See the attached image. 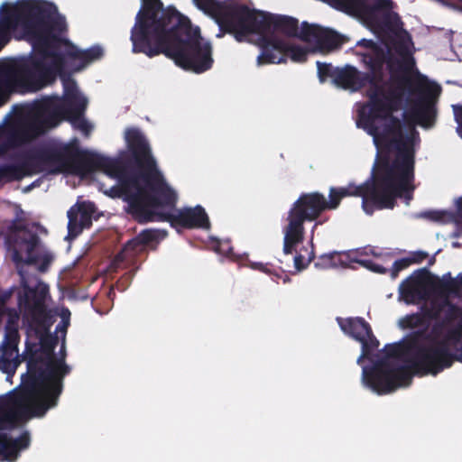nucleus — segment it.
Instances as JSON below:
<instances>
[{"instance_id": "1", "label": "nucleus", "mask_w": 462, "mask_h": 462, "mask_svg": "<svg viewBox=\"0 0 462 462\" xmlns=\"http://www.w3.org/2000/svg\"><path fill=\"white\" fill-rule=\"evenodd\" d=\"M134 53L149 58L163 54L180 68L203 73L212 68L211 43L193 28L188 17L174 6H164L162 0H141L131 29Z\"/></svg>"}, {"instance_id": "2", "label": "nucleus", "mask_w": 462, "mask_h": 462, "mask_svg": "<svg viewBox=\"0 0 462 462\" xmlns=\"http://www.w3.org/2000/svg\"><path fill=\"white\" fill-rule=\"evenodd\" d=\"M125 138L137 171L130 169L120 160L96 153L86 175L100 170L110 178L116 179L118 184L111 188L110 195L123 198L128 204L127 212L136 221L148 223L151 208L174 206L176 192L168 185L158 169L150 145L142 132L138 128H128Z\"/></svg>"}, {"instance_id": "3", "label": "nucleus", "mask_w": 462, "mask_h": 462, "mask_svg": "<svg viewBox=\"0 0 462 462\" xmlns=\"http://www.w3.org/2000/svg\"><path fill=\"white\" fill-rule=\"evenodd\" d=\"M359 50L355 55L368 69V79L365 80L370 85L367 90L368 111H360L359 122L363 128L374 138V143L381 147H391L393 139H397L406 145L408 152L416 153L420 143L419 132L413 125L405 127L401 119L391 116V109L385 102V92L380 82L383 79V66L390 73L391 79H395L396 72L411 73L415 60L403 42L395 45L396 52L402 59L395 58L391 49L373 40L362 39L356 42Z\"/></svg>"}, {"instance_id": "4", "label": "nucleus", "mask_w": 462, "mask_h": 462, "mask_svg": "<svg viewBox=\"0 0 462 462\" xmlns=\"http://www.w3.org/2000/svg\"><path fill=\"white\" fill-rule=\"evenodd\" d=\"M33 331L40 337L47 357L32 354L27 359V373L22 378L21 386L0 396L1 401L29 419L42 417L58 404L63 390V379L70 373L64 356L56 358L54 356L57 336L50 334V329L46 332Z\"/></svg>"}, {"instance_id": "5", "label": "nucleus", "mask_w": 462, "mask_h": 462, "mask_svg": "<svg viewBox=\"0 0 462 462\" xmlns=\"http://www.w3.org/2000/svg\"><path fill=\"white\" fill-rule=\"evenodd\" d=\"M68 27L65 17L53 14L48 6L38 28H32V52L18 60L12 68V79L21 86L50 83L56 76H66V59L70 42L64 37Z\"/></svg>"}, {"instance_id": "6", "label": "nucleus", "mask_w": 462, "mask_h": 462, "mask_svg": "<svg viewBox=\"0 0 462 462\" xmlns=\"http://www.w3.org/2000/svg\"><path fill=\"white\" fill-rule=\"evenodd\" d=\"M389 144L391 147L383 148L393 153V158L380 162L372 181L340 188L347 193L346 197H361L362 208L367 215H373L376 209H393L397 199H403L407 205L413 199L416 153L408 152L405 143L397 139Z\"/></svg>"}, {"instance_id": "7", "label": "nucleus", "mask_w": 462, "mask_h": 462, "mask_svg": "<svg viewBox=\"0 0 462 462\" xmlns=\"http://www.w3.org/2000/svg\"><path fill=\"white\" fill-rule=\"evenodd\" d=\"M96 152L79 148L78 141L68 143L51 142L27 152L18 164L0 166V181L21 180L26 176L46 172L60 174L71 171L86 175Z\"/></svg>"}, {"instance_id": "8", "label": "nucleus", "mask_w": 462, "mask_h": 462, "mask_svg": "<svg viewBox=\"0 0 462 462\" xmlns=\"http://www.w3.org/2000/svg\"><path fill=\"white\" fill-rule=\"evenodd\" d=\"M69 106L57 96L45 97L35 101L28 118L8 130L6 145L18 147L43 134L61 120H76L69 112Z\"/></svg>"}, {"instance_id": "9", "label": "nucleus", "mask_w": 462, "mask_h": 462, "mask_svg": "<svg viewBox=\"0 0 462 462\" xmlns=\"http://www.w3.org/2000/svg\"><path fill=\"white\" fill-rule=\"evenodd\" d=\"M325 196L319 192L302 193L288 213L284 228L283 253L291 254L304 240V222L316 220L325 209Z\"/></svg>"}, {"instance_id": "10", "label": "nucleus", "mask_w": 462, "mask_h": 462, "mask_svg": "<svg viewBox=\"0 0 462 462\" xmlns=\"http://www.w3.org/2000/svg\"><path fill=\"white\" fill-rule=\"evenodd\" d=\"M400 81L409 86V94L416 97L409 99V115L411 120L423 128H431L437 119V99L440 87L430 82L428 78L416 72L414 78L403 77Z\"/></svg>"}, {"instance_id": "11", "label": "nucleus", "mask_w": 462, "mask_h": 462, "mask_svg": "<svg viewBox=\"0 0 462 462\" xmlns=\"http://www.w3.org/2000/svg\"><path fill=\"white\" fill-rule=\"evenodd\" d=\"M48 5L36 0H23L14 5H3L0 8V50L9 42L11 31L19 26L30 43L32 28H38Z\"/></svg>"}, {"instance_id": "12", "label": "nucleus", "mask_w": 462, "mask_h": 462, "mask_svg": "<svg viewBox=\"0 0 462 462\" xmlns=\"http://www.w3.org/2000/svg\"><path fill=\"white\" fill-rule=\"evenodd\" d=\"M263 16L262 11L250 9L244 4L226 1L215 21L220 30L233 33L241 42L251 33L261 35Z\"/></svg>"}, {"instance_id": "13", "label": "nucleus", "mask_w": 462, "mask_h": 462, "mask_svg": "<svg viewBox=\"0 0 462 462\" xmlns=\"http://www.w3.org/2000/svg\"><path fill=\"white\" fill-rule=\"evenodd\" d=\"M363 383L378 394L389 393L399 386L408 385L411 382L410 367L396 365L382 359L371 367L363 368Z\"/></svg>"}, {"instance_id": "14", "label": "nucleus", "mask_w": 462, "mask_h": 462, "mask_svg": "<svg viewBox=\"0 0 462 462\" xmlns=\"http://www.w3.org/2000/svg\"><path fill=\"white\" fill-rule=\"evenodd\" d=\"M48 293L49 288L44 284L31 287L26 283L18 293V307L32 330L46 332L54 322L46 306Z\"/></svg>"}, {"instance_id": "15", "label": "nucleus", "mask_w": 462, "mask_h": 462, "mask_svg": "<svg viewBox=\"0 0 462 462\" xmlns=\"http://www.w3.org/2000/svg\"><path fill=\"white\" fill-rule=\"evenodd\" d=\"M30 420L22 412L17 411L5 402L0 400V457L3 460L14 462L20 456L22 450L27 449L31 444L29 431H23L17 438H12L3 430H11L17 428L21 423Z\"/></svg>"}, {"instance_id": "16", "label": "nucleus", "mask_w": 462, "mask_h": 462, "mask_svg": "<svg viewBox=\"0 0 462 462\" xmlns=\"http://www.w3.org/2000/svg\"><path fill=\"white\" fill-rule=\"evenodd\" d=\"M176 199L178 197L176 196ZM177 200L174 206H158L151 208L149 222H168L172 227H182L186 229H209L210 222L205 208L197 205L193 208H176Z\"/></svg>"}, {"instance_id": "17", "label": "nucleus", "mask_w": 462, "mask_h": 462, "mask_svg": "<svg viewBox=\"0 0 462 462\" xmlns=\"http://www.w3.org/2000/svg\"><path fill=\"white\" fill-rule=\"evenodd\" d=\"M257 45L261 50L257 57L259 65L284 63L287 57L294 62H305L309 54L308 48L289 44L276 35L259 37Z\"/></svg>"}, {"instance_id": "18", "label": "nucleus", "mask_w": 462, "mask_h": 462, "mask_svg": "<svg viewBox=\"0 0 462 462\" xmlns=\"http://www.w3.org/2000/svg\"><path fill=\"white\" fill-rule=\"evenodd\" d=\"M447 325L441 319L435 320L431 326L430 330L426 335V341L428 345L416 346L415 351L412 354L411 361V368L415 372L420 373L421 374H432L437 375L446 368H449L451 365H444L442 363H438L432 358V354L430 352H423L424 348H434L437 347L438 344L442 341L448 328Z\"/></svg>"}, {"instance_id": "19", "label": "nucleus", "mask_w": 462, "mask_h": 462, "mask_svg": "<svg viewBox=\"0 0 462 462\" xmlns=\"http://www.w3.org/2000/svg\"><path fill=\"white\" fill-rule=\"evenodd\" d=\"M423 352L432 354L436 362L452 365L454 361L462 363V317L457 326L449 328L437 347L424 348Z\"/></svg>"}, {"instance_id": "20", "label": "nucleus", "mask_w": 462, "mask_h": 462, "mask_svg": "<svg viewBox=\"0 0 462 462\" xmlns=\"http://www.w3.org/2000/svg\"><path fill=\"white\" fill-rule=\"evenodd\" d=\"M423 352L432 354L436 362L452 365L454 361L462 363V317L457 326L449 328L437 347L424 348Z\"/></svg>"}, {"instance_id": "21", "label": "nucleus", "mask_w": 462, "mask_h": 462, "mask_svg": "<svg viewBox=\"0 0 462 462\" xmlns=\"http://www.w3.org/2000/svg\"><path fill=\"white\" fill-rule=\"evenodd\" d=\"M430 273L427 268L414 271L399 286L400 297L408 304L427 301L433 293L430 288Z\"/></svg>"}, {"instance_id": "22", "label": "nucleus", "mask_w": 462, "mask_h": 462, "mask_svg": "<svg viewBox=\"0 0 462 462\" xmlns=\"http://www.w3.org/2000/svg\"><path fill=\"white\" fill-rule=\"evenodd\" d=\"M300 40L314 43L322 52L337 49L344 43V37L337 32L308 22L301 23Z\"/></svg>"}, {"instance_id": "23", "label": "nucleus", "mask_w": 462, "mask_h": 462, "mask_svg": "<svg viewBox=\"0 0 462 462\" xmlns=\"http://www.w3.org/2000/svg\"><path fill=\"white\" fill-rule=\"evenodd\" d=\"M261 22L262 29L259 37L275 35L274 32H280L287 37L300 39L301 29L299 30V21L294 17L263 12Z\"/></svg>"}, {"instance_id": "24", "label": "nucleus", "mask_w": 462, "mask_h": 462, "mask_svg": "<svg viewBox=\"0 0 462 462\" xmlns=\"http://www.w3.org/2000/svg\"><path fill=\"white\" fill-rule=\"evenodd\" d=\"M11 230L15 233H22V235H15L14 243L22 249L24 246L27 256L23 257L19 249L14 248L13 252V260L15 263H25L26 264H34L38 261V257L33 254L34 250L39 245L40 237L36 233L32 232L25 225L14 224Z\"/></svg>"}, {"instance_id": "25", "label": "nucleus", "mask_w": 462, "mask_h": 462, "mask_svg": "<svg viewBox=\"0 0 462 462\" xmlns=\"http://www.w3.org/2000/svg\"><path fill=\"white\" fill-rule=\"evenodd\" d=\"M96 211L93 202H82L71 207L68 211V230L70 235H77L92 225V216Z\"/></svg>"}, {"instance_id": "26", "label": "nucleus", "mask_w": 462, "mask_h": 462, "mask_svg": "<svg viewBox=\"0 0 462 462\" xmlns=\"http://www.w3.org/2000/svg\"><path fill=\"white\" fill-rule=\"evenodd\" d=\"M367 73L359 71L356 67L346 65L337 68L334 75L333 84L337 88L351 91H359L365 87V80L368 79Z\"/></svg>"}, {"instance_id": "27", "label": "nucleus", "mask_w": 462, "mask_h": 462, "mask_svg": "<svg viewBox=\"0 0 462 462\" xmlns=\"http://www.w3.org/2000/svg\"><path fill=\"white\" fill-rule=\"evenodd\" d=\"M61 79L63 81L65 104L69 106L68 112L72 116L79 118L87 109L88 99L79 95L76 81L69 75L66 74Z\"/></svg>"}, {"instance_id": "28", "label": "nucleus", "mask_w": 462, "mask_h": 462, "mask_svg": "<svg viewBox=\"0 0 462 462\" xmlns=\"http://www.w3.org/2000/svg\"><path fill=\"white\" fill-rule=\"evenodd\" d=\"M391 4V0H347L346 11L374 21L376 13H380V9H389Z\"/></svg>"}, {"instance_id": "29", "label": "nucleus", "mask_w": 462, "mask_h": 462, "mask_svg": "<svg viewBox=\"0 0 462 462\" xmlns=\"http://www.w3.org/2000/svg\"><path fill=\"white\" fill-rule=\"evenodd\" d=\"M432 292L440 298L448 299L450 296L462 299V276L452 278L443 276L442 279L436 278L430 282Z\"/></svg>"}, {"instance_id": "30", "label": "nucleus", "mask_w": 462, "mask_h": 462, "mask_svg": "<svg viewBox=\"0 0 462 462\" xmlns=\"http://www.w3.org/2000/svg\"><path fill=\"white\" fill-rule=\"evenodd\" d=\"M337 322L341 330L356 341H362L367 335H372V328L364 318H337Z\"/></svg>"}, {"instance_id": "31", "label": "nucleus", "mask_w": 462, "mask_h": 462, "mask_svg": "<svg viewBox=\"0 0 462 462\" xmlns=\"http://www.w3.org/2000/svg\"><path fill=\"white\" fill-rule=\"evenodd\" d=\"M104 55V51L99 45L92 46L87 50H79L73 42L70 45V51L68 52L69 59L79 60V64L74 69V71H80L89 63L100 60Z\"/></svg>"}, {"instance_id": "32", "label": "nucleus", "mask_w": 462, "mask_h": 462, "mask_svg": "<svg viewBox=\"0 0 462 462\" xmlns=\"http://www.w3.org/2000/svg\"><path fill=\"white\" fill-rule=\"evenodd\" d=\"M393 3L392 2L389 9H380V13H376L375 20H366L372 25L390 32H397L402 29L403 23L400 15L393 12Z\"/></svg>"}, {"instance_id": "33", "label": "nucleus", "mask_w": 462, "mask_h": 462, "mask_svg": "<svg viewBox=\"0 0 462 462\" xmlns=\"http://www.w3.org/2000/svg\"><path fill=\"white\" fill-rule=\"evenodd\" d=\"M402 73V75H399V72L395 73V79L393 81L397 83V87L390 90L387 94L385 93L384 96L385 102L391 109V116H393L394 111L398 110L403 97L404 89L409 91V86L405 82L400 81L401 78L409 77V73Z\"/></svg>"}, {"instance_id": "34", "label": "nucleus", "mask_w": 462, "mask_h": 462, "mask_svg": "<svg viewBox=\"0 0 462 462\" xmlns=\"http://www.w3.org/2000/svg\"><path fill=\"white\" fill-rule=\"evenodd\" d=\"M345 264L346 262L342 259V254L337 251L319 255L314 263L316 268L323 270L336 268Z\"/></svg>"}, {"instance_id": "35", "label": "nucleus", "mask_w": 462, "mask_h": 462, "mask_svg": "<svg viewBox=\"0 0 462 462\" xmlns=\"http://www.w3.org/2000/svg\"><path fill=\"white\" fill-rule=\"evenodd\" d=\"M5 331L2 359L5 357L11 358L14 355L18 354V343L20 340L18 330L11 329Z\"/></svg>"}, {"instance_id": "36", "label": "nucleus", "mask_w": 462, "mask_h": 462, "mask_svg": "<svg viewBox=\"0 0 462 462\" xmlns=\"http://www.w3.org/2000/svg\"><path fill=\"white\" fill-rule=\"evenodd\" d=\"M400 324L403 328H429L430 320L425 313L421 310L420 313H412L405 316L401 319Z\"/></svg>"}, {"instance_id": "37", "label": "nucleus", "mask_w": 462, "mask_h": 462, "mask_svg": "<svg viewBox=\"0 0 462 462\" xmlns=\"http://www.w3.org/2000/svg\"><path fill=\"white\" fill-rule=\"evenodd\" d=\"M196 6L205 14L216 19L226 1L217 0H193Z\"/></svg>"}, {"instance_id": "38", "label": "nucleus", "mask_w": 462, "mask_h": 462, "mask_svg": "<svg viewBox=\"0 0 462 462\" xmlns=\"http://www.w3.org/2000/svg\"><path fill=\"white\" fill-rule=\"evenodd\" d=\"M445 305L446 303H444V298H442L441 300L432 299L430 300V306L423 305L421 307V310L425 313L430 321L437 320L441 319V314L445 310Z\"/></svg>"}, {"instance_id": "39", "label": "nucleus", "mask_w": 462, "mask_h": 462, "mask_svg": "<svg viewBox=\"0 0 462 462\" xmlns=\"http://www.w3.org/2000/svg\"><path fill=\"white\" fill-rule=\"evenodd\" d=\"M444 303H446L445 310L440 319L449 326L452 322L462 317V308L452 303L449 299H444Z\"/></svg>"}, {"instance_id": "40", "label": "nucleus", "mask_w": 462, "mask_h": 462, "mask_svg": "<svg viewBox=\"0 0 462 462\" xmlns=\"http://www.w3.org/2000/svg\"><path fill=\"white\" fill-rule=\"evenodd\" d=\"M346 192L341 191L340 188L331 187L328 194L329 200L328 201L325 199V209H336L339 206L341 199L346 198Z\"/></svg>"}, {"instance_id": "41", "label": "nucleus", "mask_w": 462, "mask_h": 462, "mask_svg": "<svg viewBox=\"0 0 462 462\" xmlns=\"http://www.w3.org/2000/svg\"><path fill=\"white\" fill-rule=\"evenodd\" d=\"M301 251L307 252L308 257H306L301 253L296 254V255L294 256V267L297 272L305 270L315 258V253L313 248L310 251H309L308 248L303 246L301 248Z\"/></svg>"}, {"instance_id": "42", "label": "nucleus", "mask_w": 462, "mask_h": 462, "mask_svg": "<svg viewBox=\"0 0 462 462\" xmlns=\"http://www.w3.org/2000/svg\"><path fill=\"white\" fill-rule=\"evenodd\" d=\"M318 76L321 83L325 82L328 79H331L334 81V75L337 70L338 67H334L329 63L317 62Z\"/></svg>"}, {"instance_id": "43", "label": "nucleus", "mask_w": 462, "mask_h": 462, "mask_svg": "<svg viewBox=\"0 0 462 462\" xmlns=\"http://www.w3.org/2000/svg\"><path fill=\"white\" fill-rule=\"evenodd\" d=\"M4 315L7 316L5 330H18L20 312L16 309L11 308L6 309Z\"/></svg>"}, {"instance_id": "44", "label": "nucleus", "mask_w": 462, "mask_h": 462, "mask_svg": "<svg viewBox=\"0 0 462 462\" xmlns=\"http://www.w3.org/2000/svg\"><path fill=\"white\" fill-rule=\"evenodd\" d=\"M361 343L362 350L365 355L370 356L377 347L379 346V341L374 337V333L372 335H367L363 338Z\"/></svg>"}, {"instance_id": "45", "label": "nucleus", "mask_w": 462, "mask_h": 462, "mask_svg": "<svg viewBox=\"0 0 462 462\" xmlns=\"http://www.w3.org/2000/svg\"><path fill=\"white\" fill-rule=\"evenodd\" d=\"M144 248V245L143 243H141V240L139 239V236H136L135 237L130 239L125 243V245L123 247V250L121 254H134L138 252L143 251Z\"/></svg>"}, {"instance_id": "46", "label": "nucleus", "mask_w": 462, "mask_h": 462, "mask_svg": "<svg viewBox=\"0 0 462 462\" xmlns=\"http://www.w3.org/2000/svg\"><path fill=\"white\" fill-rule=\"evenodd\" d=\"M411 265V261H410L409 257H404L396 260L392 268L389 270L390 275L393 279H396L400 273V272L407 269Z\"/></svg>"}, {"instance_id": "47", "label": "nucleus", "mask_w": 462, "mask_h": 462, "mask_svg": "<svg viewBox=\"0 0 462 462\" xmlns=\"http://www.w3.org/2000/svg\"><path fill=\"white\" fill-rule=\"evenodd\" d=\"M383 352L388 358L399 357L403 353V346L402 343L387 344L383 347Z\"/></svg>"}, {"instance_id": "48", "label": "nucleus", "mask_w": 462, "mask_h": 462, "mask_svg": "<svg viewBox=\"0 0 462 462\" xmlns=\"http://www.w3.org/2000/svg\"><path fill=\"white\" fill-rule=\"evenodd\" d=\"M356 262L359 263L364 267L376 273L385 274L389 272L387 268L383 267V265L377 263H374L372 260H356Z\"/></svg>"}, {"instance_id": "49", "label": "nucleus", "mask_w": 462, "mask_h": 462, "mask_svg": "<svg viewBox=\"0 0 462 462\" xmlns=\"http://www.w3.org/2000/svg\"><path fill=\"white\" fill-rule=\"evenodd\" d=\"M139 239L141 243L145 246L146 245L157 241L159 239V232L157 230L152 229H145L143 230L139 235Z\"/></svg>"}, {"instance_id": "50", "label": "nucleus", "mask_w": 462, "mask_h": 462, "mask_svg": "<svg viewBox=\"0 0 462 462\" xmlns=\"http://www.w3.org/2000/svg\"><path fill=\"white\" fill-rule=\"evenodd\" d=\"M9 94V82L0 73V106H2L7 100Z\"/></svg>"}, {"instance_id": "51", "label": "nucleus", "mask_w": 462, "mask_h": 462, "mask_svg": "<svg viewBox=\"0 0 462 462\" xmlns=\"http://www.w3.org/2000/svg\"><path fill=\"white\" fill-rule=\"evenodd\" d=\"M69 316L70 312L69 310H65L62 311L61 322L58 324V326L56 327L57 331H61L64 333L67 332L68 327L69 326Z\"/></svg>"}, {"instance_id": "52", "label": "nucleus", "mask_w": 462, "mask_h": 462, "mask_svg": "<svg viewBox=\"0 0 462 462\" xmlns=\"http://www.w3.org/2000/svg\"><path fill=\"white\" fill-rule=\"evenodd\" d=\"M452 109L454 113L455 121L457 124V133L460 134L462 132V105H452Z\"/></svg>"}, {"instance_id": "53", "label": "nucleus", "mask_w": 462, "mask_h": 462, "mask_svg": "<svg viewBox=\"0 0 462 462\" xmlns=\"http://www.w3.org/2000/svg\"><path fill=\"white\" fill-rule=\"evenodd\" d=\"M11 291H6L0 294V318L4 316V313L5 312L6 309H9L8 307H5L6 302L11 297Z\"/></svg>"}, {"instance_id": "54", "label": "nucleus", "mask_w": 462, "mask_h": 462, "mask_svg": "<svg viewBox=\"0 0 462 462\" xmlns=\"http://www.w3.org/2000/svg\"><path fill=\"white\" fill-rule=\"evenodd\" d=\"M428 328H421L420 329H418L416 331H414L411 335V341L413 343V349H415L416 346H418L416 344V341L418 338H423L425 341H426V335L428 334ZM415 350H413L414 352Z\"/></svg>"}, {"instance_id": "55", "label": "nucleus", "mask_w": 462, "mask_h": 462, "mask_svg": "<svg viewBox=\"0 0 462 462\" xmlns=\"http://www.w3.org/2000/svg\"><path fill=\"white\" fill-rule=\"evenodd\" d=\"M428 257V254L424 252H416L411 256L409 257L410 261H411V264L420 263L424 259Z\"/></svg>"}, {"instance_id": "56", "label": "nucleus", "mask_w": 462, "mask_h": 462, "mask_svg": "<svg viewBox=\"0 0 462 462\" xmlns=\"http://www.w3.org/2000/svg\"><path fill=\"white\" fill-rule=\"evenodd\" d=\"M70 122L72 123H76L78 122V128H79L81 131H84V132H88L90 128L89 125L88 124V122L83 118V115L76 119V120H69Z\"/></svg>"}, {"instance_id": "57", "label": "nucleus", "mask_w": 462, "mask_h": 462, "mask_svg": "<svg viewBox=\"0 0 462 462\" xmlns=\"http://www.w3.org/2000/svg\"><path fill=\"white\" fill-rule=\"evenodd\" d=\"M51 257L49 255H45L42 258V261L39 266L40 272H42V273L46 272L51 264Z\"/></svg>"}, {"instance_id": "58", "label": "nucleus", "mask_w": 462, "mask_h": 462, "mask_svg": "<svg viewBox=\"0 0 462 462\" xmlns=\"http://www.w3.org/2000/svg\"><path fill=\"white\" fill-rule=\"evenodd\" d=\"M423 215L433 220H439L440 218V213L438 211H429L425 212Z\"/></svg>"}, {"instance_id": "59", "label": "nucleus", "mask_w": 462, "mask_h": 462, "mask_svg": "<svg viewBox=\"0 0 462 462\" xmlns=\"http://www.w3.org/2000/svg\"><path fill=\"white\" fill-rule=\"evenodd\" d=\"M336 5H337L340 9L345 10L346 8L347 0H332Z\"/></svg>"}, {"instance_id": "60", "label": "nucleus", "mask_w": 462, "mask_h": 462, "mask_svg": "<svg viewBox=\"0 0 462 462\" xmlns=\"http://www.w3.org/2000/svg\"><path fill=\"white\" fill-rule=\"evenodd\" d=\"M457 211L462 215V197L457 200Z\"/></svg>"}, {"instance_id": "61", "label": "nucleus", "mask_w": 462, "mask_h": 462, "mask_svg": "<svg viewBox=\"0 0 462 462\" xmlns=\"http://www.w3.org/2000/svg\"><path fill=\"white\" fill-rule=\"evenodd\" d=\"M368 356V355H365L364 352L362 351L361 356L357 358V364H360L364 358Z\"/></svg>"}, {"instance_id": "62", "label": "nucleus", "mask_w": 462, "mask_h": 462, "mask_svg": "<svg viewBox=\"0 0 462 462\" xmlns=\"http://www.w3.org/2000/svg\"><path fill=\"white\" fill-rule=\"evenodd\" d=\"M258 267L257 269L261 270V271H263V272H270L267 268L263 267V263H257Z\"/></svg>"}, {"instance_id": "63", "label": "nucleus", "mask_w": 462, "mask_h": 462, "mask_svg": "<svg viewBox=\"0 0 462 462\" xmlns=\"http://www.w3.org/2000/svg\"><path fill=\"white\" fill-rule=\"evenodd\" d=\"M60 354H61V356H66V352H65V346H64V343L62 344L61 346V348H60Z\"/></svg>"}, {"instance_id": "64", "label": "nucleus", "mask_w": 462, "mask_h": 462, "mask_svg": "<svg viewBox=\"0 0 462 462\" xmlns=\"http://www.w3.org/2000/svg\"><path fill=\"white\" fill-rule=\"evenodd\" d=\"M285 277H286V278H285V279H284V281H283L284 282H286L290 281V278H289L287 275H286Z\"/></svg>"}]
</instances>
